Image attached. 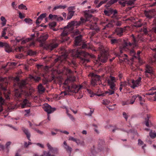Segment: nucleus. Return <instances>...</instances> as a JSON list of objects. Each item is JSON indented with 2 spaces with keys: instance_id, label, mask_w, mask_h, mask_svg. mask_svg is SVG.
Here are the masks:
<instances>
[{
  "instance_id": "nucleus-34",
  "label": "nucleus",
  "mask_w": 156,
  "mask_h": 156,
  "mask_svg": "<svg viewBox=\"0 0 156 156\" xmlns=\"http://www.w3.org/2000/svg\"><path fill=\"white\" fill-rule=\"evenodd\" d=\"M129 85L130 86V85H131V82H130L129 80L127 81H125L124 82L122 83V84H121V86H123L124 87H126V86Z\"/></svg>"
},
{
  "instance_id": "nucleus-7",
  "label": "nucleus",
  "mask_w": 156,
  "mask_h": 156,
  "mask_svg": "<svg viewBox=\"0 0 156 156\" xmlns=\"http://www.w3.org/2000/svg\"><path fill=\"white\" fill-rule=\"evenodd\" d=\"M96 12V10L94 9H91V10H86L84 12V16L86 18L85 19L81 18L80 20L82 21L83 20H85V22L89 21L88 19L91 18L92 16L91 13H94Z\"/></svg>"
},
{
  "instance_id": "nucleus-21",
  "label": "nucleus",
  "mask_w": 156,
  "mask_h": 156,
  "mask_svg": "<svg viewBox=\"0 0 156 156\" xmlns=\"http://www.w3.org/2000/svg\"><path fill=\"white\" fill-rule=\"evenodd\" d=\"M115 89V88H114V89H108V91H106L105 93H103L101 94H98V96H104L106 94H109V95H112L114 93V90Z\"/></svg>"
},
{
  "instance_id": "nucleus-52",
  "label": "nucleus",
  "mask_w": 156,
  "mask_h": 156,
  "mask_svg": "<svg viewBox=\"0 0 156 156\" xmlns=\"http://www.w3.org/2000/svg\"><path fill=\"white\" fill-rule=\"evenodd\" d=\"M119 3L123 7L125 6L126 4V0H122L119 1Z\"/></svg>"
},
{
  "instance_id": "nucleus-47",
  "label": "nucleus",
  "mask_w": 156,
  "mask_h": 156,
  "mask_svg": "<svg viewBox=\"0 0 156 156\" xmlns=\"http://www.w3.org/2000/svg\"><path fill=\"white\" fill-rule=\"evenodd\" d=\"M67 57V55H62L61 57H59L58 58L55 59V62H57L58 60H62V58H64L65 59Z\"/></svg>"
},
{
  "instance_id": "nucleus-6",
  "label": "nucleus",
  "mask_w": 156,
  "mask_h": 156,
  "mask_svg": "<svg viewBox=\"0 0 156 156\" xmlns=\"http://www.w3.org/2000/svg\"><path fill=\"white\" fill-rule=\"evenodd\" d=\"M82 45V48H87L88 49L91 48L90 45L88 43H86L82 41V40H75L74 46H80Z\"/></svg>"
},
{
  "instance_id": "nucleus-40",
  "label": "nucleus",
  "mask_w": 156,
  "mask_h": 156,
  "mask_svg": "<svg viewBox=\"0 0 156 156\" xmlns=\"http://www.w3.org/2000/svg\"><path fill=\"white\" fill-rule=\"evenodd\" d=\"M76 143L78 145L83 146L84 145V142L83 141H80L79 139H77Z\"/></svg>"
},
{
  "instance_id": "nucleus-18",
  "label": "nucleus",
  "mask_w": 156,
  "mask_h": 156,
  "mask_svg": "<svg viewBox=\"0 0 156 156\" xmlns=\"http://www.w3.org/2000/svg\"><path fill=\"white\" fill-rule=\"evenodd\" d=\"M48 18L51 20H55L58 21H62L63 20V18L61 16L57 15H53L51 14L49 15Z\"/></svg>"
},
{
  "instance_id": "nucleus-48",
  "label": "nucleus",
  "mask_w": 156,
  "mask_h": 156,
  "mask_svg": "<svg viewBox=\"0 0 156 156\" xmlns=\"http://www.w3.org/2000/svg\"><path fill=\"white\" fill-rule=\"evenodd\" d=\"M1 20L2 21V24L3 26H5L6 24V20L5 18L2 16L1 17Z\"/></svg>"
},
{
  "instance_id": "nucleus-29",
  "label": "nucleus",
  "mask_w": 156,
  "mask_h": 156,
  "mask_svg": "<svg viewBox=\"0 0 156 156\" xmlns=\"http://www.w3.org/2000/svg\"><path fill=\"white\" fill-rule=\"evenodd\" d=\"M141 20H140L138 21L135 23L134 24V26L136 27H141V26L143 24L141 23Z\"/></svg>"
},
{
  "instance_id": "nucleus-56",
  "label": "nucleus",
  "mask_w": 156,
  "mask_h": 156,
  "mask_svg": "<svg viewBox=\"0 0 156 156\" xmlns=\"http://www.w3.org/2000/svg\"><path fill=\"white\" fill-rule=\"evenodd\" d=\"M46 16V13H42L38 17V19L40 20H42L43 18H44Z\"/></svg>"
},
{
  "instance_id": "nucleus-30",
  "label": "nucleus",
  "mask_w": 156,
  "mask_h": 156,
  "mask_svg": "<svg viewBox=\"0 0 156 156\" xmlns=\"http://www.w3.org/2000/svg\"><path fill=\"white\" fill-rule=\"evenodd\" d=\"M38 92L39 93H42L44 91L45 89L41 84H40L38 87Z\"/></svg>"
},
{
  "instance_id": "nucleus-14",
  "label": "nucleus",
  "mask_w": 156,
  "mask_h": 156,
  "mask_svg": "<svg viewBox=\"0 0 156 156\" xmlns=\"http://www.w3.org/2000/svg\"><path fill=\"white\" fill-rule=\"evenodd\" d=\"M81 22L84 23L85 22V20H83L82 21H71V22L69 23H68L67 27H70V28H72V30H73L74 29V26H80L81 24Z\"/></svg>"
},
{
  "instance_id": "nucleus-39",
  "label": "nucleus",
  "mask_w": 156,
  "mask_h": 156,
  "mask_svg": "<svg viewBox=\"0 0 156 156\" xmlns=\"http://www.w3.org/2000/svg\"><path fill=\"white\" fill-rule=\"evenodd\" d=\"M136 0H126V4L128 5H133Z\"/></svg>"
},
{
  "instance_id": "nucleus-26",
  "label": "nucleus",
  "mask_w": 156,
  "mask_h": 156,
  "mask_svg": "<svg viewBox=\"0 0 156 156\" xmlns=\"http://www.w3.org/2000/svg\"><path fill=\"white\" fill-rule=\"evenodd\" d=\"M26 84V81L23 80L20 82H19L18 83V85L20 89H22L25 87Z\"/></svg>"
},
{
  "instance_id": "nucleus-59",
  "label": "nucleus",
  "mask_w": 156,
  "mask_h": 156,
  "mask_svg": "<svg viewBox=\"0 0 156 156\" xmlns=\"http://www.w3.org/2000/svg\"><path fill=\"white\" fill-rule=\"evenodd\" d=\"M74 9L75 7L74 6H70L68 8V10L69 12H74V11H73V10H74Z\"/></svg>"
},
{
  "instance_id": "nucleus-28",
  "label": "nucleus",
  "mask_w": 156,
  "mask_h": 156,
  "mask_svg": "<svg viewBox=\"0 0 156 156\" xmlns=\"http://www.w3.org/2000/svg\"><path fill=\"white\" fill-rule=\"evenodd\" d=\"M5 51L8 53H9L12 51V49L9 45L7 44H5L4 46Z\"/></svg>"
},
{
  "instance_id": "nucleus-60",
  "label": "nucleus",
  "mask_w": 156,
  "mask_h": 156,
  "mask_svg": "<svg viewBox=\"0 0 156 156\" xmlns=\"http://www.w3.org/2000/svg\"><path fill=\"white\" fill-rule=\"evenodd\" d=\"M56 24V23L55 22H53L49 23V25L50 27H55Z\"/></svg>"
},
{
  "instance_id": "nucleus-50",
  "label": "nucleus",
  "mask_w": 156,
  "mask_h": 156,
  "mask_svg": "<svg viewBox=\"0 0 156 156\" xmlns=\"http://www.w3.org/2000/svg\"><path fill=\"white\" fill-rule=\"evenodd\" d=\"M30 78L31 79H33L36 82H38L40 79V78L37 76H30Z\"/></svg>"
},
{
  "instance_id": "nucleus-35",
  "label": "nucleus",
  "mask_w": 156,
  "mask_h": 156,
  "mask_svg": "<svg viewBox=\"0 0 156 156\" xmlns=\"http://www.w3.org/2000/svg\"><path fill=\"white\" fill-rule=\"evenodd\" d=\"M118 0H111L108 2L107 4L105 5L106 7H108L111 5L116 2Z\"/></svg>"
},
{
  "instance_id": "nucleus-46",
  "label": "nucleus",
  "mask_w": 156,
  "mask_h": 156,
  "mask_svg": "<svg viewBox=\"0 0 156 156\" xmlns=\"http://www.w3.org/2000/svg\"><path fill=\"white\" fill-rule=\"evenodd\" d=\"M66 113L67 115L69 117V119L73 121H75V119L70 114L68 113V109H66Z\"/></svg>"
},
{
  "instance_id": "nucleus-58",
  "label": "nucleus",
  "mask_w": 156,
  "mask_h": 156,
  "mask_svg": "<svg viewBox=\"0 0 156 156\" xmlns=\"http://www.w3.org/2000/svg\"><path fill=\"white\" fill-rule=\"evenodd\" d=\"M48 37V34H43L41 36V37L42 38V39H47Z\"/></svg>"
},
{
  "instance_id": "nucleus-22",
  "label": "nucleus",
  "mask_w": 156,
  "mask_h": 156,
  "mask_svg": "<svg viewBox=\"0 0 156 156\" xmlns=\"http://www.w3.org/2000/svg\"><path fill=\"white\" fill-rule=\"evenodd\" d=\"M109 13L110 15L111 14L112 15V16H111V17L113 18H115L116 19L117 18L116 14L117 13V11L116 10H113V9H110L108 10Z\"/></svg>"
},
{
  "instance_id": "nucleus-20",
  "label": "nucleus",
  "mask_w": 156,
  "mask_h": 156,
  "mask_svg": "<svg viewBox=\"0 0 156 156\" xmlns=\"http://www.w3.org/2000/svg\"><path fill=\"white\" fill-rule=\"evenodd\" d=\"M22 130L23 131V133L26 135L29 141H31V140L30 139V132L29 131L28 129L27 128H26L24 127H22Z\"/></svg>"
},
{
  "instance_id": "nucleus-61",
  "label": "nucleus",
  "mask_w": 156,
  "mask_h": 156,
  "mask_svg": "<svg viewBox=\"0 0 156 156\" xmlns=\"http://www.w3.org/2000/svg\"><path fill=\"white\" fill-rule=\"evenodd\" d=\"M77 140V139L76 138H75L72 136H69V140H72L76 142Z\"/></svg>"
},
{
  "instance_id": "nucleus-17",
  "label": "nucleus",
  "mask_w": 156,
  "mask_h": 156,
  "mask_svg": "<svg viewBox=\"0 0 156 156\" xmlns=\"http://www.w3.org/2000/svg\"><path fill=\"white\" fill-rule=\"evenodd\" d=\"M71 35L73 38H74V39H82V37L80 32L78 30L72 33Z\"/></svg>"
},
{
  "instance_id": "nucleus-5",
  "label": "nucleus",
  "mask_w": 156,
  "mask_h": 156,
  "mask_svg": "<svg viewBox=\"0 0 156 156\" xmlns=\"http://www.w3.org/2000/svg\"><path fill=\"white\" fill-rule=\"evenodd\" d=\"M124 42L122 46H121L123 50H125L126 48H128L129 46L132 47L133 48H135L138 46L137 40H133V42H127L124 40Z\"/></svg>"
},
{
  "instance_id": "nucleus-38",
  "label": "nucleus",
  "mask_w": 156,
  "mask_h": 156,
  "mask_svg": "<svg viewBox=\"0 0 156 156\" xmlns=\"http://www.w3.org/2000/svg\"><path fill=\"white\" fill-rule=\"evenodd\" d=\"M75 12H69L68 13L67 20L70 19L74 15Z\"/></svg>"
},
{
  "instance_id": "nucleus-10",
  "label": "nucleus",
  "mask_w": 156,
  "mask_h": 156,
  "mask_svg": "<svg viewBox=\"0 0 156 156\" xmlns=\"http://www.w3.org/2000/svg\"><path fill=\"white\" fill-rule=\"evenodd\" d=\"M91 77V84L92 86H94L97 85L98 80V75L94 73H91L89 75Z\"/></svg>"
},
{
  "instance_id": "nucleus-37",
  "label": "nucleus",
  "mask_w": 156,
  "mask_h": 156,
  "mask_svg": "<svg viewBox=\"0 0 156 156\" xmlns=\"http://www.w3.org/2000/svg\"><path fill=\"white\" fill-rule=\"evenodd\" d=\"M113 27V25L112 24V23H108L107 24H106L105 25V26L103 28V29H107L112 27Z\"/></svg>"
},
{
  "instance_id": "nucleus-24",
  "label": "nucleus",
  "mask_w": 156,
  "mask_h": 156,
  "mask_svg": "<svg viewBox=\"0 0 156 156\" xmlns=\"http://www.w3.org/2000/svg\"><path fill=\"white\" fill-rule=\"evenodd\" d=\"M147 73L150 74H152L153 73V71L152 68L149 65H147L146 66V70L145 71V75L147 76H148Z\"/></svg>"
},
{
  "instance_id": "nucleus-42",
  "label": "nucleus",
  "mask_w": 156,
  "mask_h": 156,
  "mask_svg": "<svg viewBox=\"0 0 156 156\" xmlns=\"http://www.w3.org/2000/svg\"><path fill=\"white\" fill-rule=\"evenodd\" d=\"M137 96H138V95L136 96V95L133 96L130 99V102L129 104H133L134 103L135 100L137 98Z\"/></svg>"
},
{
  "instance_id": "nucleus-12",
  "label": "nucleus",
  "mask_w": 156,
  "mask_h": 156,
  "mask_svg": "<svg viewBox=\"0 0 156 156\" xmlns=\"http://www.w3.org/2000/svg\"><path fill=\"white\" fill-rule=\"evenodd\" d=\"M72 31V28L68 27L67 25L64 28L63 31L61 34V35L62 37H66L70 33H71Z\"/></svg>"
},
{
  "instance_id": "nucleus-27",
  "label": "nucleus",
  "mask_w": 156,
  "mask_h": 156,
  "mask_svg": "<svg viewBox=\"0 0 156 156\" xmlns=\"http://www.w3.org/2000/svg\"><path fill=\"white\" fill-rule=\"evenodd\" d=\"M147 117L145 119V124L147 126L150 127L151 126V122H149V121L150 117L149 115L147 114Z\"/></svg>"
},
{
  "instance_id": "nucleus-51",
  "label": "nucleus",
  "mask_w": 156,
  "mask_h": 156,
  "mask_svg": "<svg viewBox=\"0 0 156 156\" xmlns=\"http://www.w3.org/2000/svg\"><path fill=\"white\" fill-rule=\"evenodd\" d=\"M6 30L5 29H3V31L2 32L1 37H4L5 39L8 38V37L7 36H5V35L6 34L5 30Z\"/></svg>"
},
{
  "instance_id": "nucleus-2",
  "label": "nucleus",
  "mask_w": 156,
  "mask_h": 156,
  "mask_svg": "<svg viewBox=\"0 0 156 156\" xmlns=\"http://www.w3.org/2000/svg\"><path fill=\"white\" fill-rule=\"evenodd\" d=\"M73 56L75 57L80 58L81 60L84 63L89 62V60L85 58V57L89 56L90 54L83 51L80 50H74L73 52Z\"/></svg>"
},
{
  "instance_id": "nucleus-13",
  "label": "nucleus",
  "mask_w": 156,
  "mask_h": 156,
  "mask_svg": "<svg viewBox=\"0 0 156 156\" xmlns=\"http://www.w3.org/2000/svg\"><path fill=\"white\" fill-rule=\"evenodd\" d=\"M82 87V86L80 85L78 86L75 84H73L71 88L69 87V90L70 92L77 93L81 88Z\"/></svg>"
},
{
  "instance_id": "nucleus-41",
  "label": "nucleus",
  "mask_w": 156,
  "mask_h": 156,
  "mask_svg": "<svg viewBox=\"0 0 156 156\" xmlns=\"http://www.w3.org/2000/svg\"><path fill=\"white\" fill-rule=\"evenodd\" d=\"M83 94L81 92L78 93L76 96V98L77 99L82 98L83 96Z\"/></svg>"
},
{
  "instance_id": "nucleus-3",
  "label": "nucleus",
  "mask_w": 156,
  "mask_h": 156,
  "mask_svg": "<svg viewBox=\"0 0 156 156\" xmlns=\"http://www.w3.org/2000/svg\"><path fill=\"white\" fill-rule=\"evenodd\" d=\"M46 40H38L39 42L40 43V47H43L46 49L52 50L56 48L58 46V44L55 41H53L50 43H47L46 41Z\"/></svg>"
},
{
  "instance_id": "nucleus-9",
  "label": "nucleus",
  "mask_w": 156,
  "mask_h": 156,
  "mask_svg": "<svg viewBox=\"0 0 156 156\" xmlns=\"http://www.w3.org/2000/svg\"><path fill=\"white\" fill-rule=\"evenodd\" d=\"M141 78L140 77L138 78L136 80H132L131 83H131V85H130V87L133 89H135V87H139L141 84Z\"/></svg>"
},
{
  "instance_id": "nucleus-53",
  "label": "nucleus",
  "mask_w": 156,
  "mask_h": 156,
  "mask_svg": "<svg viewBox=\"0 0 156 156\" xmlns=\"http://www.w3.org/2000/svg\"><path fill=\"white\" fill-rule=\"evenodd\" d=\"M28 54L30 56H32L36 54V52L32 50H29L27 52Z\"/></svg>"
},
{
  "instance_id": "nucleus-15",
  "label": "nucleus",
  "mask_w": 156,
  "mask_h": 156,
  "mask_svg": "<svg viewBox=\"0 0 156 156\" xmlns=\"http://www.w3.org/2000/svg\"><path fill=\"white\" fill-rule=\"evenodd\" d=\"M129 29V26H126L123 28H117L115 30V33L119 36L121 37L123 35L124 32H126V31L127 30L126 28Z\"/></svg>"
},
{
  "instance_id": "nucleus-33",
  "label": "nucleus",
  "mask_w": 156,
  "mask_h": 156,
  "mask_svg": "<svg viewBox=\"0 0 156 156\" xmlns=\"http://www.w3.org/2000/svg\"><path fill=\"white\" fill-rule=\"evenodd\" d=\"M64 148L66 150L67 152L70 154L72 150V148L68 145L64 146Z\"/></svg>"
},
{
  "instance_id": "nucleus-43",
  "label": "nucleus",
  "mask_w": 156,
  "mask_h": 156,
  "mask_svg": "<svg viewBox=\"0 0 156 156\" xmlns=\"http://www.w3.org/2000/svg\"><path fill=\"white\" fill-rule=\"evenodd\" d=\"M149 136L152 139H154L156 137V133L155 132H152V130H151L149 133Z\"/></svg>"
},
{
  "instance_id": "nucleus-63",
  "label": "nucleus",
  "mask_w": 156,
  "mask_h": 156,
  "mask_svg": "<svg viewBox=\"0 0 156 156\" xmlns=\"http://www.w3.org/2000/svg\"><path fill=\"white\" fill-rule=\"evenodd\" d=\"M118 40H111V43L112 44H114L118 43Z\"/></svg>"
},
{
  "instance_id": "nucleus-25",
  "label": "nucleus",
  "mask_w": 156,
  "mask_h": 156,
  "mask_svg": "<svg viewBox=\"0 0 156 156\" xmlns=\"http://www.w3.org/2000/svg\"><path fill=\"white\" fill-rule=\"evenodd\" d=\"M30 105L29 101L26 99H24L21 105V107L22 108L29 106Z\"/></svg>"
},
{
  "instance_id": "nucleus-36",
  "label": "nucleus",
  "mask_w": 156,
  "mask_h": 156,
  "mask_svg": "<svg viewBox=\"0 0 156 156\" xmlns=\"http://www.w3.org/2000/svg\"><path fill=\"white\" fill-rule=\"evenodd\" d=\"M68 94V93L66 91L62 92L58 96V99L60 100L61 99V98L63 97L64 96Z\"/></svg>"
},
{
  "instance_id": "nucleus-8",
  "label": "nucleus",
  "mask_w": 156,
  "mask_h": 156,
  "mask_svg": "<svg viewBox=\"0 0 156 156\" xmlns=\"http://www.w3.org/2000/svg\"><path fill=\"white\" fill-rule=\"evenodd\" d=\"M107 82L111 89H114V88H115V83L116 82L115 77L110 75L108 79Z\"/></svg>"
},
{
  "instance_id": "nucleus-62",
  "label": "nucleus",
  "mask_w": 156,
  "mask_h": 156,
  "mask_svg": "<svg viewBox=\"0 0 156 156\" xmlns=\"http://www.w3.org/2000/svg\"><path fill=\"white\" fill-rule=\"evenodd\" d=\"M122 24V22L120 21H117L115 22V25L117 26H120Z\"/></svg>"
},
{
  "instance_id": "nucleus-31",
  "label": "nucleus",
  "mask_w": 156,
  "mask_h": 156,
  "mask_svg": "<svg viewBox=\"0 0 156 156\" xmlns=\"http://www.w3.org/2000/svg\"><path fill=\"white\" fill-rule=\"evenodd\" d=\"M75 80V77L73 75H71L68 77L67 80L65 81V83H66L67 81L69 80L71 82H73Z\"/></svg>"
},
{
  "instance_id": "nucleus-23",
  "label": "nucleus",
  "mask_w": 156,
  "mask_h": 156,
  "mask_svg": "<svg viewBox=\"0 0 156 156\" xmlns=\"http://www.w3.org/2000/svg\"><path fill=\"white\" fill-rule=\"evenodd\" d=\"M144 14L145 16L147 18L150 19L152 17L153 12L151 10H145Z\"/></svg>"
},
{
  "instance_id": "nucleus-32",
  "label": "nucleus",
  "mask_w": 156,
  "mask_h": 156,
  "mask_svg": "<svg viewBox=\"0 0 156 156\" xmlns=\"http://www.w3.org/2000/svg\"><path fill=\"white\" fill-rule=\"evenodd\" d=\"M138 144L140 146L143 145L142 147V148L144 150L145 152L144 147H146V145L144 143V142L140 139H139L138 140Z\"/></svg>"
},
{
  "instance_id": "nucleus-16",
  "label": "nucleus",
  "mask_w": 156,
  "mask_h": 156,
  "mask_svg": "<svg viewBox=\"0 0 156 156\" xmlns=\"http://www.w3.org/2000/svg\"><path fill=\"white\" fill-rule=\"evenodd\" d=\"M105 145L104 140L102 139H99L98 140V151H103L104 149Z\"/></svg>"
},
{
  "instance_id": "nucleus-54",
  "label": "nucleus",
  "mask_w": 156,
  "mask_h": 156,
  "mask_svg": "<svg viewBox=\"0 0 156 156\" xmlns=\"http://www.w3.org/2000/svg\"><path fill=\"white\" fill-rule=\"evenodd\" d=\"M24 21L26 23L30 25L32 24V20L30 19L26 18L24 19Z\"/></svg>"
},
{
  "instance_id": "nucleus-44",
  "label": "nucleus",
  "mask_w": 156,
  "mask_h": 156,
  "mask_svg": "<svg viewBox=\"0 0 156 156\" xmlns=\"http://www.w3.org/2000/svg\"><path fill=\"white\" fill-rule=\"evenodd\" d=\"M153 25L154 27L152 28V31L156 33V19H154L153 21Z\"/></svg>"
},
{
  "instance_id": "nucleus-1",
  "label": "nucleus",
  "mask_w": 156,
  "mask_h": 156,
  "mask_svg": "<svg viewBox=\"0 0 156 156\" xmlns=\"http://www.w3.org/2000/svg\"><path fill=\"white\" fill-rule=\"evenodd\" d=\"M98 51H100V55H98V64L100 62H105L108 59V52L107 49H105L101 44L98 42Z\"/></svg>"
},
{
  "instance_id": "nucleus-19",
  "label": "nucleus",
  "mask_w": 156,
  "mask_h": 156,
  "mask_svg": "<svg viewBox=\"0 0 156 156\" xmlns=\"http://www.w3.org/2000/svg\"><path fill=\"white\" fill-rule=\"evenodd\" d=\"M5 104V100L2 97V93L0 91V112L3 110L2 105Z\"/></svg>"
},
{
  "instance_id": "nucleus-49",
  "label": "nucleus",
  "mask_w": 156,
  "mask_h": 156,
  "mask_svg": "<svg viewBox=\"0 0 156 156\" xmlns=\"http://www.w3.org/2000/svg\"><path fill=\"white\" fill-rule=\"evenodd\" d=\"M18 8L19 9H25L26 10H27V8L26 7V6L24 5L23 4H22L18 6Z\"/></svg>"
},
{
  "instance_id": "nucleus-57",
  "label": "nucleus",
  "mask_w": 156,
  "mask_h": 156,
  "mask_svg": "<svg viewBox=\"0 0 156 156\" xmlns=\"http://www.w3.org/2000/svg\"><path fill=\"white\" fill-rule=\"evenodd\" d=\"M11 142L10 141H8L5 144L6 148L7 149V151L8 152L9 151V147L11 145Z\"/></svg>"
},
{
  "instance_id": "nucleus-4",
  "label": "nucleus",
  "mask_w": 156,
  "mask_h": 156,
  "mask_svg": "<svg viewBox=\"0 0 156 156\" xmlns=\"http://www.w3.org/2000/svg\"><path fill=\"white\" fill-rule=\"evenodd\" d=\"M9 79L6 77L2 78L0 77V84L1 85V87L2 89L4 91V94L5 97V98L7 99H9L10 98L9 97V95L10 94V92L6 90V89L5 87H3V85H4V83H5V85H7L9 83Z\"/></svg>"
},
{
  "instance_id": "nucleus-64",
  "label": "nucleus",
  "mask_w": 156,
  "mask_h": 156,
  "mask_svg": "<svg viewBox=\"0 0 156 156\" xmlns=\"http://www.w3.org/2000/svg\"><path fill=\"white\" fill-rule=\"evenodd\" d=\"M44 154L43 155L45 156H51V154L49 152H47L46 151H44Z\"/></svg>"
},
{
  "instance_id": "nucleus-45",
  "label": "nucleus",
  "mask_w": 156,
  "mask_h": 156,
  "mask_svg": "<svg viewBox=\"0 0 156 156\" xmlns=\"http://www.w3.org/2000/svg\"><path fill=\"white\" fill-rule=\"evenodd\" d=\"M15 95L16 97L17 98H20L21 97V93L19 91H18V90H16Z\"/></svg>"
},
{
  "instance_id": "nucleus-11",
  "label": "nucleus",
  "mask_w": 156,
  "mask_h": 156,
  "mask_svg": "<svg viewBox=\"0 0 156 156\" xmlns=\"http://www.w3.org/2000/svg\"><path fill=\"white\" fill-rule=\"evenodd\" d=\"M43 108L45 111L48 114H51L53 112L56 110L55 108H52L48 104H45L43 107Z\"/></svg>"
},
{
  "instance_id": "nucleus-55",
  "label": "nucleus",
  "mask_w": 156,
  "mask_h": 156,
  "mask_svg": "<svg viewBox=\"0 0 156 156\" xmlns=\"http://www.w3.org/2000/svg\"><path fill=\"white\" fill-rule=\"evenodd\" d=\"M50 151L52 153L55 154H57L58 152V149L56 148H53V149Z\"/></svg>"
}]
</instances>
